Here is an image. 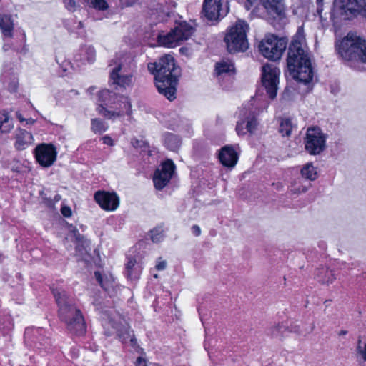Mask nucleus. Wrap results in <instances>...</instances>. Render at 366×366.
<instances>
[{"instance_id":"46","label":"nucleus","mask_w":366,"mask_h":366,"mask_svg":"<svg viewBox=\"0 0 366 366\" xmlns=\"http://www.w3.org/2000/svg\"><path fill=\"white\" fill-rule=\"evenodd\" d=\"M191 230L195 237H199L201 234V229L198 225H193Z\"/></svg>"},{"instance_id":"37","label":"nucleus","mask_w":366,"mask_h":366,"mask_svg":"<svg viewBox=\"0 0 366 366\" xmlns=\"http://www.w3.org/2000/svg\"><path fill=\"white\" fill-rule=\"evenodd\" d=\"M94 276L101 287L105 290H109L112 286V282L114 280L112 277L110 279H108L107 277L104 279L99 272H95Z\"/></svg>"},{"instance_id":"51","label":"nucleus","mask_w":366,"mask_h":366,"mask_svg":"<svg viewBox=\"0 0 366 366\" xmlns=\"http://www.w3.org/2000/svg\"><path fill=\"white\" fill-rule=\"evenodd\" d=\"M130 338V342H131V345L132 347H136L137 346V339L134 337V335H133L132 337H129Z\"/></svg>"},{"instance_id":"55","label":"nucleus","mask_w":366,"mask_h":366,"mask_svg":"<svg viewBox=\"0 0 366 366\" xmlns=\"http://www.w3.org/2000/svg\"><path fill=\"white\" fill-rule=\"evenodd\" d=\"M137 270H140V269H139L138 267H134V268L132 269V273H135V272H136Z\"/></svg>"},{"instance_id":"7","label":"nucleus","mask_w":366,"mask_h":366,"mask_svg":"<svg viewBox=\"0 0 366 366\" xmlns=\"http://www.w3.org/2000/svg\"><path fill=\"white\" fill-rule=\"evenodd\" d=\"M194 28L187 22L179 23L167 34L157 37L159 44L167 47H175L181 41L188 39L194 33Z\"/></svg>"},{"instance_id":"52","label":"nucleus","mask_w":366,"mask_h":366,"mask_svg":"<svg viewBox=\"0 0 366 366\" xmlns=\"http://www.w3.org/2000/svg\"><path fill=\"white\" fill-rule=\"evenodd\" d=\"M247 3L245 4V8L249 10L250 8V6L252 5L251 0H246Z\"/></svg>"},{"instance_id":"20","label":"nucleus","mask_w":366,"mask_h":366,"mask_svg":"<svg viewBox=\"0 0 366 366\" xmlns=\"http://www.w3.org/2000/svg\"><path fill=\"white\" fill-rule=\"evenodd\" d=\"M0 30L5 38H12L14 36V19L10 14L0 13Z\"/></svg>"},{"instance_id":"22","label":"nucleus","mask_w":366,"mask_h":366,"mask_svg":"<svg viewBox=\"0 0 366 366\" xmlns=\"http://www.w3.org/2000/svg\"><path fill=\"white\" fill-rule=\"evenodd\" d=\"M72 237L76 241V249L80 253V255L83 256L88 253V249L90 246V242L86 239L83 235H81L77 229L72 231Z\"/></svg>"},{"instance_id":"19","label":"nucleus","mask_w":366,"mask_h":366,"mask_svg":"<svg viewBox=\"0 0 366 366\" xmlns=\"http://www.w3.org/2000/svg\"><path fill=\"white\" fill-rule=\"evenodd\" d=\"M147 13L154 16L157 21H163L167 16V11L165 6L156 0H149L147 4Z\"/></svg>"},{"instance_id":"33","label":"nucleus","mask_w":366,"mask_h":366,"mask_svg":"<svg viewBox=\"0 0 366 366\" xmlns=\"http://www.w3.org/2000/svg\"><path fill=\"white\" fill-rule=\"evenodd\" d=\"M136 267V260L134 259H129L126 264V274L128 278L132 280H137L139 277L141 270H137L135 273H132V269Z\"/></svg>"},{"instance_id":"41","label":"nucleus","mask_w":366,"mask_h":366,"mask_svg":"<svg viewBox=\"0 0 366 366\" xmlns=\"http://www.w3.org/2000/svg\"><path fill=\"white\" fill-rule=\"evenodd\" d=\"M19 85L18 79L17 78L14 76L11 80V82L8 85V89L11 92H14L17 90Z\"/></svg>"},{"instance_id":"49","label":"nucleus","mask_w":366,"mask_h":366,"mask_svg":"<svg viewBox=\"0 0 366 366\" xmlns=\"http://www.w3.org/2000/svg\"><path fill=\"white\" fill-rule=\"evenodd\" d=\"M103 142L106 144L112 145V139L109 137H107V136L104 137Z\"/></svg>"},{"instance_id":"58","label":"nucleus","mask_w":366,"mask_h":366,"mask_svg":"<svg viewBox=\"0 0 366 366\" xmlns=\"http://www.w3.org/2000/svg\"><path fill=\"white\" fill-rule=\"evenodd\" d=\"M93 89H94V88H93V87H91V88H89L88 91H89V92H92V91Z\"/></svg>"},{"instance_id":"45","label":"nucleus","mask_w":366,"mask_h":366,"mask_svg":"<svg viewBox=\"0 0 366 366\" xmlns=\"http://www.w3.org/2000/svg\"><path fill=\"white\" fill-rule=\"evenodd\" d=\"M136 366H147V361L145 358L139 357L136 362H135Z\"/></svg>"},{"instance_id":"48","label":"nucleus","mask_w":366,"mask_h":366,"mask_svg":"<svg viewBox=\"0 0 366 366\" xmlns=\"http://www.w3.org/2000/svg\"><path fill=\"white\" fill-rule=\"evenodd\" d=\"M357 349L359 352L362 355L364 360L366 361V343L365 344L364 347L362 349L361 348L360 345L358 346Z\"/></svg>"},{"instance_id":"16","label":"nucleus","mask_w":366,"mask_h":366,"mask_svg":"<svg viewBox=\"0 0 366 366\" xmlns=\"http://www.w3.org/2000/svg\"><path fill=\"white\" fill-rule=\"evenodd\" d=\"M218 158L220 162L227 167H234L238 161V154L231 145H226L219 151Z\"/></svg>"},{"instance_id":"18","label":"nucleus","mask_w":366,"mask_h":366,"mask_svg":"<svg viewBox=\"0 0 366 366\" xmlns=\"http://www.w3.org/2000/svg\"><path fill=\"white\" fill-rule=\"evenodd\" d=\"M14 147L18 150H24L33 142L32 134L21 128H18L14 132Z\"/></svg>"},{"instance_id":"32","label":"nucleus","mask_w":366,"mask_h":366,"mask_svg":"<svg viewBox=\"0 0 366 366\" xmlns=\"http://www.w3.org/2000/svg\"><path fill=\"white\" fill-rule=\"evenodd\" d=\"M66 327L71 332L81 335L86 332V325L85 322H66Z\"/></svg>"},{"instance_id":"9","label":"nucleus","mask_w":366,"mask_h":366,"mask_svg":"<svg viewBox=\"0 0 366 366\" xmlns=\"http://www.w3.org/2000/svg\"><path fill=\"white\" fill-rule=\"evenodd\" d=\"M126 56H122L117 60H112L110 66L114 67L110 73V81L113 84L125 88L131 85L132 75L128 71Z\"/></svg>"},{"instance_id":"5","label":"nucleus","mask_w":366,"mask_h":366,"mask_svg":"<svg viewBox=\"0 0 366 366\" xmlns=\"http://www.w3.org/2000/svg\"><path fill=\"white\" fill-rule=\"evenodd\" d=\"M53 295L58 305L59 317L67 320H84L81 311L72 303V299L60 289H53Z\"/></svg>"},{"instance_id":"31","label":"nucleus","mask_w":366,"mask_h":366,"mask_svg":"<svg viewBox=\"0 0 366 366\" xmlns=\"http://www.w3.org/2000/svg\"><path fill=\"white\" fill-rule=\"evenodd\" d=\"M99 100L106 105L116 104L117 96L115 93L111 92L108 89H103L99 92Z\"/></svg>"},{"instance_id":"61","label":"nucleus","mask_w":366,"mask_h":366,"mask_svg":"<svg viewBox=\"0 0 366 366\" xmlns=\"http://www.w3.org/2000/svg\"><path fill=\"white\" fill-rule=\"evenodd\" d=\"M1 257H2V256L0 254V261L1 260Z\"/></svg>"},{"instance_id":"44","label":"nucleus","mask_w":366,"mask_h":366,"mask_svg":"<svg viewBox=\"0 0 366 366\" xmlns=\"http://www.w3.org/2000/svg\"><path fill=\"white\" fill-rule=\"evenodd\" d=\"M61 212L65 217H69L71 216V210L69 207H67V206L62 207L61 209Z\"/></svg>"},{"instance_id":"2","label":"nucleus","mask_w":366,"mask_h":366,"mask_svg":"<svg viewBox=\"0 0 366 366\" xmlns=\"http://www.w3.org/2000/svg\"><path fill=\"white\" fill-rule=\"evenodd\" d=\"M147 67L150 73L154 75L158 92L169 101L174 100L180 75V69L176 66L174 59L171 55H165L158 62L148 64Z\"/></svg>"},{"instance_id":"34","label":"nucleus","mask_w":366,"mask_h":366,"mask_svg":"<svg viewBox=\"0 0 366 366\" xmlns=\"http://www.w3.org/2000/svg\"><path fill=\"white\" fill-rule=\"evenodd\" d=\"M164 144L170 150L174 151L179 148L181 142L178 137L173 134H169L166 136Z\"/></svg>"},{"instance_id":"12","label":"nucleus","mask_w":366,"mask_h":366,"mask_svg":"<svg viewBox=\"0 0 366 366\" xmlns=\"http://www.w3.org/2000/svg\"><path fill=\"white\" fill-rule=\"evenodd\" d=\"M116 103L119 104V107H115V109L108 110L104 107L100 106L97 108L98 112L109 119L119 117L124 115V113L130 114L132 105L128 97L124 96H117Z\"/></svg>"},{"instance_id":"43","label":"nucleus","mask_w":366,"mask_h":366,"mask_svg":"<svg viewBox=\"0 0 366 366\" xmlns=\"http://www.w3.org/2000/svg\"><path fill=\"white\" fill-rule=\"evenodd\" d=\"M167 267V262L164 260H162L161 259H159L157 260V264H156V269L157 270H164L166 269Z\"/></svg>"},{"instance_id":"11","label":"nucleus","mask_w":366,"mask_h":366,"mask_svg":"<svg viewBox=\"0 0 366 366\" xmlns=\"http://www.w3.org/2000/svg\"><path fill=\"white\" fill-rule=\"evenodd\" d=\"M229 12V7L222 6V0H204L202 14L209 21H218Z\"/></svg>"},{"instance_id":"10","label":"nucleus","mask_w":366,"mask_h":366,"mask_svg":"<svg viewBox=\"0 0 366 366\" xmlns=\"http://www.w3.org/2000/svg\"><path fill=\"white\" fill-rule=\"evenodd\" d=\"M280 69L274 65L266 64L262 67V83L270 99L277 96Z\"/></svg>"},{"instance_id":"29","label":"nucleus","mask_w":366,"mask_h":366,"mask_svg":"<svg viewBox=\"0 0 366 366\" xmlns=\"http://www.w3.org/2000/svg\"><path fill=\"white\" fill-rule=\"evenodd\" d=\"M12 119L5 111L0 112V131L2 133H7L13 128Z\"/></svg>"},{"instance_id":"50","label":"nucleus","mask_w":366,"mask_h":366,"mask_svg":"<svg viewBox=\"0 0 366 366\" xmlns=\"http://www.w3.org/2000/svg\"><path fill=\"white\" fill-rule=\"evenodd\" d=\"M10 49H11V44L10 43H4L2 46V49L4 51H9Z\"/></svg>"},{"instance_id":"56","label":"nucleus","mask_w":366,"mask_h":366,"mask_svg":"<svg viewBox=\"0 0 366 366\" xmlns=\"http://www.w3.org/2000/svg\"><path fill=\"white\" fill-rule=\"evenodd\" d=\"M347 333V331L342 330L340 333V335H345Z\"/></svg>"},{"instance_id":"30","label":"nucleus","mask_w":366,"mask_h":366,"mask_svg":"<svg viewBox=\"0 0 366 366\" xmlns=\"http://www.w3.org/2000/svg\"><path fill=\"white\" fill-rule=\"evenodd\" d=\"M290 322H279L275 327V329L273 331V335L278 336V335H284L287 332H300L296 327H292V325L289 326L288 323Z\"/></svg>"},{"instance_id":"54","label":"nucleus","mask_w":366,"mask_h":366,"mask_svg":"<svg viewBox=\"0 0 366 366\" xmlns=\"http://www.w3.org/2000/svg\"><path fill=\"white\" fill-rule=\"evenodd\" d=\"M26 122V124H34L35 121L32 119H28L25 120Z\"/></svg>"},{"instance_id":"47","label":"nucleus","mask_w":366,"mask_h":366,"mask_svg":"<svg viewBox=\"0 0 366 366\" xmlns=\"http://www.w3.org/2000/svg\"><path fill=\"white\" fill-rule=\"evenodd\" d=\"M316 1H317V11L318 12L320 17L322 19V16L321 12L322 11V6L323 0H316Z\"/></svg>"},{"instance_id":"59","label":"nucleus","mask_w":366,"mask_h":366,"mask_svg":"<svg viewBox=\"0 0 366 366\" xmlns=\"http://www.w3.org/2000/svg\"><path fill=\"white\" fill-rule=\"evenodd\" d=\"M55 199H56V201L59 199V196H58V195H56V196H55Z\"/></svg>"},{"instance_id":"6","label":"nucleus","mask_w":366,"mask_h":366,"mask_svg":"<svg viewBox=\"0 0 366 366\" xmlns=\"http://www.w3.org/2000/svg\"><path fill=\"white\" fill-rule=\"evenodd\" d=\"M287 41L274 35H267L259 43V52L271 61L279 60L286 49Z\"/></svg>"},{"instance_id":"8","label":"nucleus","mask_w":366,"mask_h":366,"mask_svg":"<svg viewBox=\"0 0 366 366\" xmlns=\"http://www.w3.org/2000/svg\"><path fill=\"white\" fill-rule=\"evenodd\" d=\"M327 135L317 127H310L304 139L305 149L310 155H318L326 148Z\"/></svg>"},{"instance_id":"36","label":"nucleus","mask_w":366,"mask_h":366,"mask_svg":"<svg viewBox=\"0 0 366 366\" xmlns=\"http://www.w3.org/2000/svg\"><path fill=\"white\" fill-rule=\"evenodd\" d=\"M292 124L289 119H283L280 124V133L283 136L289 137L291 134Z\"/></svg>"},{"instance_id":"25","label":"nucleus","mask_w":366,"mask_h":366,"mask_svg":"<svg viewBox=\"0 0 366 366\" xmlns=\"http://www.w3.org/2000/svg\"><path fill=\"white\" fill-rule=\"evenodd\" d=\"M234 72L233 63L228 60H222L215 65V73L217 76L232 74Z\"/></svg>"},{"instance_id":"27","label":"nucleus","mask_w":366,"mask_h":366,"mask_svg":"<svg viewBox=\"0 0 366 366\" xmlns=\"http://www.w3.org/2000/svg\"><path fill=\"white\" fill-rule=\"evenodd\" d=\"M79 58L76 56V60L86 61L88 63H93L95 60L96 51L92 46H85L80 50Z\"/></svg>"},{"instance_id":"4","label":"nucleus","mask_w":366,"mask_h":366,"mask_svg":"<svg viewBox=\"0 0 366 366\" xmlns=\"http://www.w3.org/2000/svg\"><path fill=\"white\" fill-rule=\"evenodd\" d=\"M338 53L345 60L358 59L366 64V41L354 32H349L341 41L337 42Z\"/></svg>"},{"instance_id":"60","label":"nucleus","mask_w":366,"mask_h":366,"mask_svg":"<svg viewBox=\"0 0 366 366\" xmlns=\"http://www.w3.org/2000/svg\"><path fill=\"white\" fill-rule=\"evenodd\" d=\"M23 49H24V53H26V52L27 51V50H28V49L26 48V46H24Z\"/></svg>"},{"instance_id":"24","label":"nucleus","mask_w":366,"mask_h":366,"mask_svg":"<svg viewBox=\"0 0 366 366\" xmlns=\"http://www.w3.org/2000/svg\"><path fill=\"white\" fill-rule=\"evenodd\" d=\"M315 278L322 284L329 285L336 279V277L334 271L322 267L317 271Z\"/></svg>"},{"instance_id":"14","label":"nucleus","mask_w":366,"mask_h":366,"mask_svg":"<svg viewBox=\"0 0 366 366\" xmlns=\"http://www.w3.org/2000/svg\"><path fill=\"white\" fill-rule=\"evenodd\" d=\"M57 152L52 144H42L35 149V157L37 162L43 167L51 166L56 159Z\"/></svg>"},{"instance_id":"35","label":"nucleus","mask_w":366,"mask_h":366,"mask_svg":"<svg viewBox=\"0 0 366 366\" xmlns=\"http://www.w3.org/2000/svg\"><path fill=\"white\" fill-rule=\"evenodd\" d=\"M108 128V125L100 119H92V130L94 133L102 134Z\"/></svg>"},{"instance_id":"26","label":"nucleus","mask_w":366,"mask_h":366,"mask_svg":"<svg viewBox=\"0 0 366 366\" xmlns=\"http://www.w3.org/2000/svg\"><path fill=\"white\" fill-rule=\"evenodd\" d=\"M300 174L302 178L310 181H314L318 177L317 167L312 162H308L303 165L300 170Z\"/></svg>"},{"instance_id":"39","label":"nucleus","mask_w":366,"mask_h":366,"mask_svg":"<svg viewBox=\"0 0 366 366\" xmlns=\"http://www.w3.org/2000/svg\"><path fill=\"white\" fill-rule=\"evenodd\" d=\"M85 2L90 7H93L98 10H106L108 4L105 0H85Z\"/></svg>"},{"instance_id":"17","label":"nucleus","mask_w":366,"mask_h":366,"mask_svg":"<svg viewBox=\"0 0 366 366\" xmlns=\"http://www.w3.org/2000/svg\"><path fill=\"white\" fill-rule=\"evenodd\" d=\"M252 111L250 108L244 107L239 112V120L236 126V131L238 135H244L247 132L252 131Z\"/></svg>"},{"instance_id":"3","label":"nucleus","mask_w":366,"mask_h":366,"mask_svg":"<svg viewBox=\"0 0 366 366\" xmlns=\"http://www.w3.org/2000/svg\"><path fill=\"white\" fill-rule=\"evenodd\" d=\"M249 31V24L241 19H238L227 29L224 42L229 54L244 52L249 49V43L247 35Z\"/></svg>"},{"instance_id":"38","label":"nucleus","mask_w":366,"mask_h":366,"mask_svg":"<svg viewBox=\"0 0 366 366\" xmlns=\"http://www.w3.org/2000/svg\"><path fill=\"white\" fill-rule=\"evenodd\" d=\"M150 237L154 243H158L162 241L164 237V229L162 227H157L151 230Z\"/></svg>"},{"instance_id":"42","label":"nucleus","mask_w":366,"mask_h":366,"mask_svg":"<svg viewBox=\"0 0 366 366\" xmlns=\"http://www.w3.org/2000/svg\"><path fill=\"white\" fill-rule=\"evenodd\" d=\"M65 6L70 11L76 10V4L74 0H64Z\"/></svg>"},{"instance_id":"53","label":"nucleus","mask_w":366,"mask_h":366,"mask_svg":"<svg viewBox=\"0 0 366 366\" xmlns=\"http://www.w3.org/2000/svg\"><path fill=\"white\" fill-rule=\"evenodd\" d=\"M16 117L19 119L20 122H24V121L26 120L25 119H24L22 117V115L20 113H19V112L16 113Z\"/></svg>"},{"instance_id":"23","label":"nucleus","mask_w":366,"mask_h":366,"mask_svg":"<svg viewBox=\"0 0 366 366\" xmlns=\"http://www.w3.org/2000/svg\"><path fill=\"white\" fill-rule=\"evenodd\" d=\"M310 184L306 182L300 177L293 179L289 186V191L291 194L299 195L307 191Z\"/></svg>"},{"instance_id":"13","label":"nucleus","mask_w":366,"mask_h":366,"mask_svg":"<svg viewBox=\"0 0 366 366\" xmlns=\"http://www.w3.org/2000/svg\"><path fill=\"white\" fill-rule=\"evenodd\" d=\"M175 165L171 160L164 162L161 169H157L154 175L153 182L156 189H162L170 181L174 172Z\"/></svg>"},{"instance_id":"28","label":"nucleus","mask_w":366,"mask_h":366,"mask_svg":"<svg viewBox=\"0 0 366 366\" xmlns=\"http://www.w3.org/2000/svg\"><path fill=\"white\" fill-rule=\"evenodd\" d=\"M109 323H112V326L113 327L117 328V334L119 335L121 338H122L123 340H126L127 339L129 338L133 335V330L130 329L129 326L127 322H125L122 325V328H119V325L121 323V322H109Z\"/></svg>"},{"instance_id":"1","label":"nucleus","mask_w":366,"mask_h":366,"mask_svg":"<svg viewBox=\"0 0 366 366\" xmlns=\"http://www.w3.org/2000/svg\"><path fill=\"white\" fill-rule=\"evenodd\" d=\"M287 64L293 79L310 87L314 78V69L302 27H299L293 36L288 49Z\"/></svg>"},{"instance_id":"57","label":"nucleus","mask_w":366,"mask_h":366,"mask_svg":"<svg viewBox=\"0 0 366 366\" xmlns=\"http://www.w3.org/2000/svg\"><path fill=\"white\" fill-rule=\"evenodd\" d=\"M82 26H83V24H82V23L80 21V22L79 23V27H82Z\"/></svg>"},{"instance_id":"40","label":"nucleus","mask_w":366,"mask_h":366,"mask_svg":"<svg viewBox=\"0 0 366 366\" xmlns=\"http://www.w3.org/2000/svg\"><path fill=\"white\" fill-rule=\"evenodd\" d=\"M132 146L135 148L145 149L147 147V143L143 140L137 139H132L131 140Z\"/></svg>"},{"instance_id":"21","label":"nucleus","mask_w":366,"mask_h":366,"mask_svg":"<svg viewBox=\"0 0 366 366\" xmlns=\"http://www.w3.org/2000/svg\"><path fill=\"white\" fill-rule=\"evenodd\" d=\"M262 4L267 13L274 18H280L284 15L282 0H262Z\"/></svg>"},{"instance_id":"15","label":"nucleus","mask_w":366,"mask_h":366,"mask_svg":"<svg viewBox=\"0 0 366 366\" xmlns=\"http://www.w3.org/2000/svg\"><path fill=\"white\" fill-rule=\"evenodd\" d=\"M94 199L104 210L114 211L119 204V199L115 193L99 191L95 193Z\"/></svg>"}]
</instances>
